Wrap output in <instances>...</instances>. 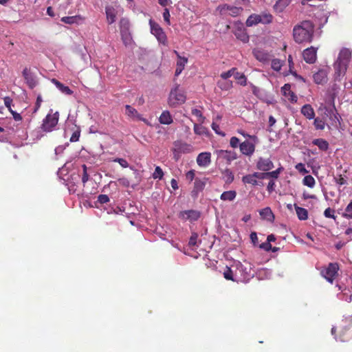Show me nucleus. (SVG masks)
I'll return each mask as SVG.
<instances>
[{
  "instance_id": "f704fd0d",
  "label": "nucleus",
  "mask_w": 352,
  "mask_h": 352,
  "mask_svg": "<svg viewBox=\"0 0 352 352\" xmlns=\"http://www.w3.org/2000/svg\"><path fill=\"white\" fill-rule=\"evenodd\" d=\"M123 43L125 46H130L133 43V38L130 31L120 32Z\"/></svg>"
},
{
  "instance_id": "4d7b16f0",
  "label": "nucleus",
  "mask_w": 352,
  "mask_h": 352,
  "mask_svg": "<svg viewBox=\"0 0 352 352\" xmlns=\"http://www.w3.org/2000/svg\"><path fill=\"white\" fill-rule=\"evenodd\" d=\"M4 104L8 109L9 111H12L11 105L12 103V99L9 96H6L3 98Z\"/></svg>"
},
{
  "instance_id": "6e6d98bb",
  "label": "nucleus",
  "mask_w": 352,
  "mask_h": 352,
  "mask_svg": "<svg viewBox=\"0 0 352 352\" xmlns=\"http://www.w3.org/2000/svg\"><path fill=\"white\" fill-rule=\"evenodd\" d=\"M197 238H198V234L195 232L192 233L190 238L189 242H188L189 245L190 246L196 245Z\"/></svg>"
},
{
  "instance_id": "680f3d73",
  "label": "nucleus",
  "mask_w": 352,
  "mask_h": 352,
  "mask_svg": "<svg viewBox=\"0 0 352 352\" xmlns=\"http://www.w3.org/2000/svg\"><path fill=\"white\" fill-rule=\"evenodd\" d=\"M230 144L232 148H236L239 144V139L236 137L231 138Z\"/></svg>"
},
{
  "instance_id": "37998d69",
  "label": "nucleus",
  "mask_w": 352,
  "mask_h": 352,
  "mask_svg": "<svg viewBox=\"0 0 352 352\" xmlns=\"http://www.w3.org/2000/svg\"><path fill=\"white\" fill-rule=\"evenodd\" d=\"M315 15L316 17L320 19L319 25H324L327 22L328 16L324 12L319 11L317 13H316Z\"/></svg>"
},
{
  "instance_id": "412c9836",
  "label": "nucleus",
  "mask_w": 352,
  "mask_h": 352,
  "mask_svg": "<svg viewBox=\"0 0 352 352\" xmlns=\"http://www.w3.org/2000/svg\"><path fill=\"white\" fill-rule=\"evenodd\" d=\"M314 80L316 84H323L327 80V72L324 69H319L313 76Z\"/></svg>"
},
{
  "instance_id": "bf43d9fd",
  "label": "nucleus",
  "mask_w": 352,
  "mask_h": 352,
  "mask_svg": "<svg viewBox=\"0 0 352 352\" xmlns=\"http://www.w3.org/2000/svg\"><path fill=\"white\" fill-rule=\"evenodd\" d=\"M113 162L119 163V164L123 168H127L129 166V163L123 158H116Z\"/></svg>"
},
{
  "instance_id": "423d86ee",
  "label": "nucleus",
  "mask_w": 352,
  "mask_h": 352,
  "mask_svg": "<svg viewBox=\"0 0 352 352\" xmlns=\"http://www.w3.org/2000/svg\"><path fill=\"white\" fill-rule=\"evenodd\" d=\"M59 119L58 112L54 113H48L43 119L41 124V129L45 132H51L57 125Z\"/></svg>"
},
{
  "instance_id": "4be33fe9",
  "label": "nucleus",
  "mask_w": 352,
  "mask_h": 352,
  "mask_svg": "<svg viewBox=\"0 0 352 352\" xmlns=\"http://www.w3.org/2000/svg\"><path fill=\"white\" fill-rule=\"evenodd\" d=\"M175 53L177 54V56L178 58L175 75L176 76H178L184 70L185 65L188 62V58L185 57H182L177 51H175Z\"/></svg>"
},
{
  "instance_id": "f257e3e1",
  "label": "nucleus",
  "mask_w": 352,
  "mask_h": 352,
  "mask_svg": "<svg viewBox=\"0 0 352 352\" xmlns=\"http://www.w3.org/2000/svg\"><path fill=\"white\" fill-rule=\"evenodd\" d=\"M314 32V24L311 21H303L294 26L293 36L298 43H310Z\"/></svg>"
},
{
  "instance_id": "603ef678",
  "label": "nucleus",
  "mask_w": 352,
  "mask_h": 352,
  "mask_svg": "<svg viewBox=\"0 0 352 352\" xmlns=\"http://www.w3.org/2000/svg\"><path fill=\"white\" fill-rule=\"evenodd\" d=\"M235 70H236V68H232L231 69L228 70V72H223L221 74V77L223 79L226 80V79L229 78L230 77H231L232 76H234Z\"/></svg>"
},
{
  "instance_id": "4468645a",
  "label": "nucleus",
  "mask_w": 352,
  "mask_h": 352,
  "mask_svg": "<svg viewBox=\"0 0 352 352\" xmlns=\"http://www.w3.org/2000/svg\"><path fill=\"white\" fill-rule=\"evenodd\" d=\"M258 179H262L261 173L255 172L252 174L246 175L242 177V182L243 184H248L252 186H257V184H258Z\"/></svg>"
},
{
  "instance_id": "338daca9",
  "label": "nucleus",
  "mask_w": 352,
  "mask_h": 352,
  "mask_svg": "<svg viewBox=\"0 0 352 352\" xmlns=\"http://www.w3.org/2000/svg\"><path fill=\"white\" fill-rule=\"evenodd\" d=\"M186 177L187 179H188L190 182H192L195 178V171L194 170H190L188 171L186 174Z\"/></svg>"
},
{
  "instance_id": "7c9ffc66",
  "label": "nucleus",
  "mask_w": 352,
  "mask_h": 352,
  "mask_svg": "<svg viewBox=\"0 0 352 352\" xmlns=\"http://www.w3.org/2000/svg\"><path fill=\"white\" fill-rule=\"evenodd\" d=\"M260 215L263 219H266L269 221H272L274 219V214L270 208L269 207L262 209L260 211Z\"/></svg>"
},
{
  "instance_id": "bb28decb",
  "label": "nucleus",
  "mask_w": 352,
  "mask_h": 352,
  "mask_svg": "<svg viewBox=\"0 0 352 352\" xmlns=\"http://www.w3.org/2000/svg\"><path fill=\"white\" fill-rule=\"evenodd\" d=\"M159 121L162 124H170L173 122V118L168 111H164L160 116Z\"/></svg>"
},
{
  "instance_id": "473e14b6",
  "label": "nucleus",
  "mask_w": 352,
  "mask_h": 352,
  "mask_svg": "<svg viewBox=\"0 0 352 352\" xmlns=\"http://www.w3.org/2000/svg\"><path fill=\"white\" fill-rule=\"evenodd\" d=\"M223 277L226 280L238 282L237 277L235 276V270L233 271V270L230 267H226L225 271L223 272Z\"/></svg>"
},
{
  "instance_id": "9d476101",
  "label": "nucleus",
  "mask_w": 352,
  "mask_h": 352,
  "mask_svg": "<svg viewBox=\"0 0 352 352\" xmlns=\"http://www.w3.org/2000/svg\"><path fill=\"white\" fill-rule=\"evenodd\" d=\"M215 153L219 160H225L228 164L237 158V154L234 151L217 150Z\"/></svg>"
},
{
  "instance_id": "2eb2a0df",
  "label": "nucleus",
  "mask_w": 352,
  "mask_h": 352,
  "mask_svg": "<svg viewBox=\"0 0 352 352\" xmlns=\"http://www.w3.org/2000/svg\"><path fill=\"white\" fill-rule=\"evenodd\" d=\"M256 168L262 171H269L274 168V164L269 158L260 157L256 163Z\"/></svg>"
},
{
  "instance_id": "ea45409f",
  "label": "nucleus",
  "mask_w": 352,
  "mask_h": 352,
  "mask_svg": "<svg viewBox=\"0 0 352 352\" xmlns=\"http://www.w3.org/2000/svg\"><path fill=\"white\" fill-rule=\"evenodd\" d=\"M120 32L130 31V22L126 18H122L120 21Z\"/></svg>"
},
{
  "instance_id": "f8f14e48",
  "label": "nucleus",
  "mask_w": 352,
  "mask_h": 352,
  "mask_svg": "<svg viewBox=\"0 0 352 352\" xmlns=\"http://www.w3.org/2000/svg\"><path fill=\"white\" fill-rule=\"evenodd\" d=\"M200 217V212L195 210H188L181 211L179 213V218L182 220L190 221H197Z\"/></svg>"
},
{
  "instance_id": "3c124183",
  "label": "nucleus",
  "mask_w": 352,
  "mask_h": 352,
  "mask_svg": "<svg viewBox=\"0 0 352 352\" xmlns=\"http://www.w3.org/2000/svg\"><path fill=\"white\" fill-rule=\"evenodd\" d=\"M282 67V63L278 59H273L272 61V68L276 72L280 70Z\"/></svg>"
},
{
  "instance_id": "13d9d810",
  "label": "nucleus",
  "mask_w": 352,
  "mask_h": 352,
  "mask_svg": "<svg viewBox=\"0 0 352 352\" xmlns=\"http://www.w3.org/2000/svg\"><path fill=\"white\" fill-rule=\"evenodd\" d=\"M43 102L42 97L41 95H38L36 98V101L35 103L34 109L33 113H36L39 108L41 107V103Z\"/></svg>"
},
{
  "instance_id": "6e6552de",
  "label": "nucleus",
  "mask_w": 352,
  "mask_h": 352,
  "mask_svg": "<svg viewBox=\"0 0 352 352\" xmlns=\"http://www.w3.org/2000/svg\"><path fill=\"white\" fill-rule=\"evenodd\" d=\"M149 25L151 34L156 37L160 43L165 44L166 41V36L160 25L152 19L149 20Z\"/></svg>"
},
{
  "instance_id": "9b49d317",
  "label": "nucleus",
  "mask_w": 352,
  "mask_h": 352,
  "mask_svg": "<svg viewBox=\"0 0 352 352\" xmlns=\"http://www.w3.org/2000/svg\"><path fill=\"white\" fill-rule=\"evenodd\" d=\"M22 75L25 79V83L30 89H32L37 85L38 82L30 68H24L22 72Z\"/></svg>"
},
{
  "instance_id": "aec40b11",
  "label": "nucleus",
  "mask_w": 352,
  "mask_h": 352,
  "mask_svg": "<svg viewBox=\"0 0 352 352\" xmlns=\"http://www.w3.org/2000/svg\"><path fill=\"white\" fill-rule=\"evenodd\" d=\"M282 94L284 96L287 97L292 102H296L297 101V96L291 90V85L289 84H285L281 88Z\"/></svg>"
},
{
  "instance_id": "e433bc0d",
  "label": "nucleus",
  "mask_w": 352,
  "mask_h": 352,
  "mask_svg": "<svg viewBox=\"0 0 352 352\" xmlns=\"http://www.w3.org/2000/svg\"><path fill=\"white\" fill-rule=\"evenodd\" d=\"M234 77L241 85L245 86L247 84V78L243 73L238 72L236 69L234 72Z\"/></svg>"
},
{
  "instance_id": "f03ea898",
  "label": "nucleus",
  "mask_w": 352,
  "mask_h": 352,
  "mask_svg": "<svg viewBox=\"0 0 352 352\" xmlns=\"http://www.w3.org/2000/svg\"><path fill=\"white\" fill-rule=\"evenodd\" d=\"M351 57V52L349 49L343 48L340 50L338 58L333 64L336 80H340L345 75Z\"/></svg>"
},
{
  "instance_id": "1a4fd4ad",
  "label": "nucleus",
  "mask_w": 352,
  "mask_h": 352,
  "mask_svg": "<svg viewBox=\"0 0 352 352\" xmlns=\"http://www.w3.org/2000/svg\"><path fill=\"white\" fill-rule=\"evenodd\" d=\"M233 28V33L237 39L240 40L244 43H246L249 41L250 38L243 23L241 21L235 22Z\"/></svg>"
},
{
  "instance_id": "8fccbe9b",
  "label": "nucleus",
  "mask_w": 352,
  "mask_h": 352,
  "mask_svg": "<svg viewBox=\"0 0 352 352\" xmlns=\"http://www.w3.org/2000/svg\"><path fill=\"white\" fill-rule=\"evenodd\" d=\"M261 16V23L267 24L270 23L272 21V16L270 14H259Z\"/></svg>"
},
{
  "instance_id": "dca6fc26",
  "label": "nucleus",
  "mask_w": 352,
  "mask_h": 352,
  "mask_svg": "<svg viewBox=\"0 0 352 352\" xmlns=\"http://www.w3.org/2000/svg\"><path fill=\"white\" fill-rule=\"evenodd\" d=\"M241 152L247 156H251L255 151V145L250 141H244L239 144Z\"/></svg>"
},
{
  "instance_id": "774afa93",
  "label": "nucleus",
  "mask_w": 352,
  "mask_h": 352,
  "mask_svg": "<svg viewBox=\"0 0 352 352\" xmlns=\"http://www.w3.org/2000/svg\"><path fill=\"white\" fill-rule=\"evenodd\" d=\"M172 151L173 153V158L175 160V161H178L182 154L180 152H178L175 146L173 148Z\"/></svg>"
},
{
  "instance_id": "58836bf2",
  "label": "nucleus",
  "mask_w": 352,
  "mask_h": 352,
  "mask_svg": "<svg viewBox=\"0 0 352 352\" xmlns=\"http://www.w3.org/2000/svg\"><path fill=\"white\" fill-rule=\"evenodd\" d=\"M223 177L226 183L230 184L234 180V175L232 170L229 168H226L223 172Z\"/></svg>"
},
{
  "instance_id": "49530a36",
  "label": "nucleus",
  "mask_w": 352,
  "mask_h": 352,
  "mask_svg": "<svg viewBox=\"0 0 352 352\" xmlns=\"http://www.w3.org/2000/svg\"><path fill=\"white\" fill-rule=\"evenodd\" d=\"M191 113L193 116L198 118V121L200 123H204L205 120V117L203 116L201 111L197 109H192Z\"/></svg>"
},
{
  "instance_id": "e2e57ef3",
  "label": "nucleus",
  "mask_w": 352,
  "mask_h": 352,
  "mask_svg": "<svg viewBox=\"0 0 352 352\" xmlns=\"http://www.w3.org/2000/svg\"><path fill=\"white\" fill-rule=\"evenodd\" d=\"M82 168H83V175H82V182L85 184L87 182V181L88 180V174L87 172V168L86 164L82 165Z\"/></svg>"
},
{
  "instance_id": "ddd939ff",
  "label": "nucleus",
  "mask_w": 352,
  "mask_h": 352,
  "mask_svg": "<svg viewBox=\"0 0 352 352\" xmlns=\"http://www.w3.org/2000/svg\"><path fill=\"white\" fill-rule=\"evenodd\" d=\"M317 48L311 47L303 51L302 55L306 63L312 64L315 63L317 58Z\"/></svg>"
},
{
  "instance_id": "c9c22d12",
  "label": "nucleus",
  "mask_w": 352,
  "mask_h": 352,
  "mask_svg": "<svg viewBox=\"0 0 352 352\" xmlns=\"http://www.w3.org/2000/svg\"><path fill=\"white\" fill-rule=\"evenodd\" d=\"M206 186V182L197 178L194 183V189L192 192H199L200 191H202Z\"/></svg>"
},
{
  "instance_id": "de8ad7c7",
  "label": "nucleus",
  "mask_w": 352,
  "mask_h": 352,
  "mask_svg": "<svg viewBox=\"0 0 352 352\" xmlns=\"http://www.w3.org/2000/svg\"><path fill=\"white\" fill-rule=\"evenodd\" d=\"M314 124L315 128L318 130H323L325 126V122L319 118L314 119Z\"/></svg>"
},
{
  "instance_id": "20e7f679",
  "label": "nucleus",
  "mask_w": 352,
  "mask_h": 352,
  "mask_svg": "<svg viewBox=\"0 0 352 352\" xmlns=\"http://www.w3.org/2000/svg\"><path fill=\"white\" fill-rule=\"evenodd\" d=\"M186 100V96L184 91L180 88L179 85L175 84L169 94L168 100L169 106L175 107L177 105L184 103Z\"/></svg>"
},
{
  "instance_id": "39448f33",
  "label": "nucleus",
  "mask_w": 352,
  "mask_h": 352,
  "mask_svg": "<svg viewBox=\"0 0 352 352\" xmlns=\"http://www.w3.org/2000/svg\"><path fill=\"white\" fill-rule=\"evenodd\" d=\"M339 265L337 263H330L327 267H324L320 271V274L329 283H333L335 278L338 274Z\"/></svg>"
},
{
  "instance_id": "052dcab7",
  "label": "nucleus",
  "mask_w": 352,
  "mask_h": 352,
  "mask_svg": "<svg viewBox=\"0 0 352 352\" xmlns=\"http://www.w3.org/2000/svg\"><path fill=\"white\" fill-rule=\"evenodd\" d=\"M98 201L100 204H106L109 201V198L107 195H100L98 197Z\"/></svg>"
},
{
  "instance_id": "864d4df0",
  "label": "nucleus",
  "mask_w": 352,
  "mask_h": 352,
  "mask_svg": "<svg viewBox=\"0 0 352 352\" xmlns=\"http://www.w3.org/2000/svg\"><path fill=\"white\" fill-rule=\"evenodd\" d=\"M80 134V130L78 129H76L73 132V133L70 138V142H77L79 140Z\"/></svg>"
},
{
  "instance_id": "2f4dec72",
  "label": "nucleus",
  "mask_w": 352,
  "mask_h": 352,
  "mask_svg": "<svg viewBox=\"0 0 352 352\" xmlns=\"http://www.w3.org/2000/svg\"><path fill=\"white\" fill-rule=\"evenodd\" d=\"M295 210L296 214L298 216V218L300 220H307L308 219V211L307 209L304 208H301L298 206L297 205H294Z\"/></svg>"
},
{
  "instance_id": "69168bd1",
  "label": "nucleus",
  "mask_w": 352,
  "mask_h": 352,
  "mask_svg": "<svg viewBox=\"0 0 352 352\" xmlns=\"http://www.w3.org/2000/svg\"><path fill=\"white\" fill-rule=\"evenodd\" d=\"M261 249L265 250V251H270L272 250V245L269 242H265L260 245L259 246Z\"/></svg>"
},
{
  "instance_id": "f3484780",
  "label": "nucleus",
  "mask_w": 352,
  "mask_h": 352,
  "mask_svg": "<svg viewBox=\"0 0 352 352\" xmlns=\"http://www.w3.org/2000/svg\"><path fill=\"white\" fill-rule=\"evenodd\" d=\"M173 146L176 148L178 152L182 154L190 153L193 151V147L191 144L183 142L182 141H175Z\"/></svg>"
},
{
  "instance_id": "c85d7f7f",
  "label": "nucleus",
  "mask_w": 352,
  "mask_h": 352,
  "mask_svg": "<svg viewBox=\"0 0 352 352\" xmlns=\"http://www.w3.org/2000/svg\"><path fill=\"white\" fill-rule=\"evenodd\" d=\"M292 0H278L274 6V9L277 12H282L290 3Z\"/></svg>"
},
{
  "instance_id": "09e8293b",
  "label": "nucleus",
  "mask_w": 352,
  "mask_h": 352,
  "mask_svg": "<svg viewBox=\"0 0 352 352\" xmlns=\"http://www.w3.org/2000/svg\"><path fill=\"white\" fill-rule=\"evenodd\" d=\"M164 176V172L160 166H156L155 168V171L153 173V179H162Z\"/></svg>"
},
{
  "instance_id": "5fc2aeb1",
  "label": "nucleus",
  "mask_w": 352,
  "mask_h": 352,
  "mask_svg": "<svg viewBox=\"0 0 352 352\" xmlns=\"http://www.w3.org/2000/svg\"><path fill=\"white\" fill-rule=\"evenodd\" d=\"M334 210L330 208H327L325 209L324 212V215L327 218H332L333 219H336V217L334 215Z\"/></svg>"
},
{
  "instance_id": "4c0bfd02",
  "label": "nucleus",
  "mask_w": 352,
  "mask_h": 352,
  "mask_svg": "<svg viewBox=\"0 0 352 352\" xmlns=\"http://www.w3.org/2000/svg\"><path fill=\"white\" fill-rule=\"evenodd\" d=\"M281 168H278L276 170L266 173H261V179H267L268 177H272L273 179H276L278 177Z\"/></svg>"
},
{
  "instance_id": "0e129e2a",
  "label": "nucleus",
  "mask_w": 352,
  "mask_h": 352,
  "mask_svg": "<svg viewBox=\"0 0 352 352\" xmlns=\"http://www.w3.org/2000/svg\"><path fill=\"white\" fill-rule=\"evenodd\" d=\"M335 180L336 184H338L340 186H342L346 184V179L342 177V175H339L338 177H335Z\"/></svg>"
},
{
  "instance_id": "72a5a7b5",
  "label": "nucleus",
  "mask_w": 352,
  "mask_h": 352,
  "mask_svg": "<svg viewBox=\"0 0 352 352\" xmlns=\"http://www.w3.org/2000/svg\"><path fill=\"white\" fill-rule=\"evenodd\" d=\"M236 196L235 190H229L223 192L220 197V199L223 201H233Z\"/></svg>"
},
{
  "instance_id": "c756f323",
  "label": "nucleus",
  "mask_w": 352,
  "mask_h": 352,
  "mask_svg": "<svg viewBox=\"0 0 352 352\" xmlns=\"http://www.w3.org/2000/svg\"><path fill=\"white\" fill-rule=\"evenodd\" d=\"M261 21V19L260 15L252 14L248 18L245 24L248 27H252L260 23Z\"/></svg>"
},
{
  "instance_id": "a211bd4d",
  "label": "nucleus",
  "mask_w": 352,
  "mask_h": 352,
  "mask_svg": "<svg viewBox=\"0 0 352 352\" xmlns=\"http://www.w3.org/2000/svg\"><path fill=\"white\" fill-rule=\"evenodd\" d=\"M105 10L107 21L109 24H111L116 21L117 14L122 9L119 6L117 8L113 6H107Z\"/></svg>"
},
{
  "instance_id": "5701e85b",
  "label": "nucleus",
  "mask_w": 352,
  "mask_h": 352,
  "mask_svg": "<svg viewBox=\"0 0 352 352\" xmlns=\"http://www.w3.org/2000/svg\"><path fill=\"white\" fill-rule=\"evenodd\" d=\"M125 114L132 118H136L139 120L145 121V120L142 118V116L138 112V111L131 105H125Z\"/></svg>"
},
{
  "instance_id": "a19ab883",
  "label": "nucleus",
  "mask_w": 352,
  "mask_h": 352,
  "mask_svg": "<svg viewBox=\"0 0 352 352\" xmlns=\"http://www.w3.org/2000/svg\"><path fill=\"white\" fill-rule=\"evenodd\" d=\"M302 184L309 188H314L316 184L315 179L310 175L303 178Z\"/></svg>"
},
{
  "instance_id": "b1692460",
  "label": "nucleus",
  "mask_w": 352,
  "mask_h": 352,
  "mask_svg": "<svg viewBox=\"0 0 352 352\" xmlns=\"http://www.w3.org/2000/svg\"><path fill=\"white\" fill-rule=\"evenodd\" d=\"M301 113L309 120H312L315 117V112L310 104H305L301 108Z\"/></svg>"
},
{
  "instance_id": "79ce46f5",
  "label": "nucleus",
  "mask_w": 352,
  "mask_h": 352,
  "mask_svg": "<svg viewBox=\"0 0 352 352\" xmlns=\"http://www.w3.org/2000/svg\"><path fill=\"white\" fill-rule=\"evenodd\" d=\"M254 55L259 61L265 62L267 59V54L261 50H254Z\"/></svg>"
},
{
  "instance_id": "a18cd8bd",
  "label": "nucleus",
  "mask_w": 352,
  "mask_h": 352,
  "mask_svg": "<svg viewBox=\"0 0 352 352\" xmlns=\"http://www.w3.org/2000/svg\"><path fill=\"white\" fill-rule=\"evenodd\" d=\"M342 217L348 219H352V200L346 206L345 212L342 214Z\"/></svg>"
},
{
  "instance_id": "a878e982",
  "label": "nucleus",
  "mask_w": 352,
  "mask_h": 352,
  "mask_svg": "<svg viewBox=\"0 0 352 352\" xmlns=\"http://www.w3.org/2000/svg\"><path fill=\"white\" fill-rule=\"evenodd\" d=\"M312 144L317 146L322 151H327L329 146L328 142L322 138L313 140Z\"/></svg>"
},
{
  "instance_id": "7ed1b4c3",
  "label": "nucleus",
  "mask_w": 352,
  "mask_h": 352,
  "mask_svg": "<svg viewBox=\"0 0 352 352\" xmlns=\"http://www.w3.org/2000/svg\"><path fill=\"white\" fill-rule=\"evenodd\" d=\"M232 267L235 268V276L237 277L238 282H248L254 276L252 272V266L250 263L243 265L241 262H235Z\"/></svg>"
},
{
  "instance_id": "393cba45",
  "label": "nucleus",
  "mask_w": 352,
  "mask_h": 352,
  "mask_svg": "<svg viewBox=\"0 0 352 352\" xmlns=\"http://www.w3.org/2000/svg\"><path fill=\"white\" fill-rule=\"evenodd\" d=\"M51 82L63 93L66 95H72L73 91L67 86L64 85L56 78H52Z\"/></svg>"
},
{
  "instance_id": "6ab92c4d",
  "label": "nucleus",
  "mask_w": 352,
  "mask_h": 352,
  "mask_svg": "<svg viewBox=\"0 0 352 352\" xmlns=\"http://www.w3.org/2000/svg\"><path fill=\"white\" fill-rule=\"evenodd\" d=\"M210 157H211L210 153H208V152L201 153L198 155V156L197 157V163L199 166L206 167L210 164V162H211Z\"/></svg>"
},
{
  "instance_id": "c03bdc74",
  "label": "nucleus",
  "mask_w": 352,
  "mask_h": 352,
  "mask_svg": "<svg viewBox=\"0 0 352 352\" xmlns=\"http://www.w3.org/2000/svg\"><path fill=\"white\" fill-rule=\"evenodd\" d=\"M194 132L197 135H204L207 133V129L199 124H194Z\"/></svg>"
},
{
  "instance_id": "0eeeda50",
  "label": "nucleus",
  "mask_w": 352,
  "mask_h": 352,
  "mask_svg": "<svg viewBox=\"0 0 352 352\" xmlns=\"http://www.w3.org/2000/svg\"><path fill=\"white\" fill-rule=\"evenodd\" d=\"M217 10L221 15H228L233 17L240 15L243 12L242 8L230 6L228 4L219 5L217 7Z\"/></svg>"
},
{
  "instance_id": "cd10ccee",
  "label": "nucleus",
  "mask_w": 352,
  "mask_h": 352,
  "mask_svg": "<svg viewBox=\"0 0 352 352\" xmlns=\"http://www.w3.org/2000/svg\"><path fill=\"white\" fill-rule=\"evenodd\" d=\"M84 20L85 18L80 16H64L61 19L62 22L67 24L80 23Z\"/></svg>"
}]
</instances>
